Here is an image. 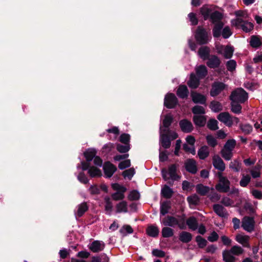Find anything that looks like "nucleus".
<instances>
[{"label": "nucleus", "instance_id": "1", "mask_svg": "<svg viewBox=\"0 0 262 262\" xmlns=\"http://www.w3.org/2000/svg\"><path fill=\"white\" fill-rule=\"evenodd\" d=\"M236 145V141L234 139L228 140L221 151L222 157L227 161L231 159L233 157V150Z\"/></svg>", "mask_w": 262, "mask_h": 262}, {"label": "nucleus", "instance_id": "2", "mask_svg": "<svg viewBox=\"0 0 262 262\" xmlns=\"http://www.w3.org/2000/svg\"><path fill=\"white\" fill-rule=\"evenodd\" d=\"M217 118L228 127L232 126L234 124H237L239 121L238 118L231 116L227 112L221 113L218 115Z\"/></svg>", "mask_w": 262, "mask_h": 262}, {"label": "nucleus", "instance_id": "3", "mask_svg": "<svg viewBox=\"0 0 262 262\" xmlns=\"http://www.w3.org/2000/svg\"><path fill=\"white\" fill-rule=\"evenodd\" d=\"M217 176L219 180V183L215 186V189L221 192H227L230 189V181L226 177L223 176L221 172H219Z\"/></svg>", "mask_w": 262, "mask_h": 262}, {"label": "nucleus", "instance_id": "4", "mask_svg": "<svg viewBox=\"0 0 262 262\" xmlns=\"http://www.w3.org/2000/svg\"><path fill=\"white\" fill-rule=\"evenodd\" d=\"M195 38L199 43L203 45L207 43L209 41L211 37L205 29L201 27H198L196 31Z\"/></svg>", "mask_w": 262, "mask_h": 262}, {"label": "nucleus", "instance_id": "5", "mask_svg": "<svg viewBox=\"0 0 262 262\" xmlns=\"http://www.w3.org/2000/svg\"><path fill=\"white\" fill-rule=\"evenodd\" d=\"M230 99L232 101L243 103L248 99V94L244 89L238 88L232 93Z\"/></svg>", "mask_w": 262, "mask_h": 262}, {"label": "nucleus", "instance_id": "6", "mask_svg": "<svg viewBox=\"0 0 262 262\" xmlns=\"http://www.w3.org/2000/svg\"><path fill=\"white\" fill-rule=\"evenodd\" d=\"M112 187L114 190L116 191V192L112 194V198L113 200H122L124 198V192L126 191L125 187L118 183L112 184Z\"/></svg>", "mask_w": 262, "mask_h": 262}, {"label": "nucleus", "instance_id": "7", "mask_svg": "<svg viewBox=\"0 0 262 262\" xmlns=\"http://www.w3.org/2000/svg\"><path fill=\"white\" fill-rule=\"evenodd\" d=\"M255 220L253 217L245 216L242 222V228L248 232H252L255 228Z\"/></svg>", "mask_w": 262, "mask_h": 262}, {"label": "nucleus", "instance_id": "8", "mask_svg": "<svg viewBox=\"0 0 262 262\" xmlns=\"http://www.w3.org/2000/svg\"><path fill=\"white\" fill-rule=\"evenodd\" d=\"M81 168L83 170H88V173L91 177L101 176L102 173L101 170L95 166H91V163H86L84 162L81 163Z\"/></svg>", "mask_w": 262, "mask_h": 262}, {"label": "nucleus", "instance_id": "9", "mask_svg": "<svg viewBox=\"0 0 262 262\" xmlns=\"http://www.w3.org/2000/svg\"><path fill=\"white\" fill-rule=\"evenodd\" d=\"M162 174L163 178L165 180L169 179L172 180H177V179L178 178V177L176 174V167L174 165L170 166L169 167L168 171L165 169H163L162 170Z\"/></svg>", "mask_w": 262, "mask_h": 262}, {"label": "nucleus", "instance_id": "10", "mask_svg": "<svg viewBox=\"0 0 262 262\" xmlns=\"http://www.w3.org/2000/svg\"><path fill=\"white\" fill-rule=\"evenodd\" d=\"M178 100L176 96L172 93L167 94L164 99V105L168 108H172L177 105Z\"/></svg>", "mask_w": 262, "mask_h": 262}, {"label": "nucleus", "instance_id": "11", "mask_svg": "<svg viewBox=\"0 0 262 262\" xmlns=\"http://www.w3.org/2000/svg\"><path fill=\"white\" fill-rule=\"evenodd\" d=\"M212 164L215 169L220 170L221 172L225 169V164L222 158L217 155L213 156Z\"/></svg>", "mask_w": 262, "mask_h": 262}, {"label": "nucleus", "instance_id": "12", "mask_svg": "<svg viewBox=\"0 0 262 262\" xmlns=\"http://www.w3.org/2000/svg\"><path fill=\"white\" fill-rule=\"evenodd\" d=\"M103 170L105 176L106 178H111L117 170L116 167L111 163L107 162L103 165Z\"/></svg>", "mask_w": 262, "mask_h": 262}, {"label": "nucleus", "instance_id": "13", "mask_svg": "<svg viewBox=\"0 0 262 262\" xmlns=\"http://www.w3.org/2000/svg\"><path fill=\"white\" fill-rule=\"evenodd\" d=\"M225 84L222 82H215L212 86L210 91L211 96L212 97L217 96L225 89Z\"/></svg>", "mask_w": 262, "mask_h": 262}, {"label": "nucleus", "instance_id": "14", "mask_svg": "<svg viewBox=\"0 0 262 262\" xmlns=\"http://www.w3.org/2000/svg\"><path fill=\"white\" fill-rule=\"evenodd\" d=\"M213 209L215 213L219 216L223 218H227L228 216V213L226 209L221 205L214 204L213 206Z\"/></svg>", "mask_w": 262, "mask_h": 262}, {"label": "nucleus", "instance_id": "15", "mask_svg": "<svg viewBox=\"0 0 262 262\" xmlns=\"http://www.w3.org/2000/svg\"><path fill=\"white\" fill-rule=\"evenodd\" d=\"M191 97L193 102L195 103H200L202 104L206 103V98L203 95L195 92H192L191 93Z\"/></svg>", "mask_w": 262, "mask_h": 262}, {"label": "nucleus", "instance_id": "16", "mask_svg": "<svg viewBox=\"0 0 262 262\" xmlns=\"http://www.w3.org/2000/svg\"><path fill=\"white\" fill-rule=\"evenodd\" d=\"M250 236L243 234H238L235 236V240L245 247L250 248L249 243Z\"/></svg>", "mask_w": 262, "mask_h": 262}, {"label": "nucleus", "instance_id": "17", "mask_svg": "<svg viewBox=\"0 0 262 262\" xmlns=\"http://www.w3.org/2000/svg\"><path fill=\"white\" fill-rule=\"evenodd\" d=\"M105 244L102 241H95L89 246V249L93 252H98L103 250Z\"/></svg>", "mask_w": 262, "mask_h": 262}, {"label": "nucleus", "instance_id": "18", "mask_svg": "<svg viewBox=\"0 0 262 262\" xmlns=\"http://www.w3.org/2000/svg\"><path fill=\"white\" fill-rule=\"evenodd\" d=\"M181 130L184 133H190L193 130L191 122L187 119H183L179 122Z\"/></svg>", "mask_w": 262, "mask_h": 262}, {"label": "nucleus", "instance_id": "19", "mask_svg": "<svg viewBox=\"0 0 262 262\" xmlns=\"http://www.w3.org/2000/svg\"><path fill=\"white\" fill-rule=\"evenodd\" d=\"M162 223L165 226L173 227L178 225L180 228H182V227L179 224L178 220L172 216H167L164 218L162 220Z\"/></svg>", "mask_w": 262, "mask_h": 262}, {"label": "nucleus", "instance_id": "20", "mask_svg": "<svg viewBox=\"0 0 262 262\" xmlns=\"http://www.w3.org/2000/svg\"><path fill=\"white\" fill-rule=\"evenodd\" d=\"M207 59V65L210 68H217L221 63L220 58L215 55H211Z\"/></svg>", "mask_w": 262, "mask_h": 262}, {"label": "nucleus", "instance_id": "21", "mask_svg": "<svg viewBox=\"0 0 262 262\" xmlns=\"http://www.w3.org/2000/svg\"><path fill=\"white\" fill-rule=\"evenodd\" d=\"M173 120L172 116L170 115L165 116L163 121V127L160 128L161 132L167 133L168 131V127L170 125Z\"/></svg>", "mask_w": 262, "mask_h": 262}, {"label": "nucleus", "instance_id": "22", "mask_svg": "<svg viewBox=\"0 0 262 262\" xmlns=\"http://www.w3.org/2000/svg\"><path fill=\"white\" fill-rule=\"evenodd\" d=\"M186 169L192 173H195L197 171V167L195 161L193 159H188L185 163Z\"/></svg>", "mask_w": 262, "mask_h": 262}, {"label": "nucleus", "instance_id": "23", "mask_svg": "<svg viewBox=\"0 0 262 262\" xmlns=\"http://www.w3.org/2000/svg\"><path fill=\"white\" fill-rule=\"evenodd\" d=\"M88 206L85 202L78 205L76 207V210L75 211L76 217H81L88 210Z\"/></svg>", "mask_w": 262, "mask_h": 262}, {"label": "nucleus", "instance_id": "24", "mask_svg": "<svg viewBox=\"0 0 262 262\" xmlns=\"http://www.w3.org/2000/svg\"><path fill=\"white\" fill-rule=\"evenodd\" d=\"M160 141L164 148H168L170 146V140L167 134L161 132Z\"/></svg>", "mask_w": 262, "mask_h": 262}, {"label": "nucleus", "instance_id": "25", "mask_svg": "<svg viewBox=\"0 0 262 262\" xmlns=\"http://www.w3.org/2000/svg\"><path fill=\"white\" fill-rule=\"evenodd\" d=\"M200 83L199 79L195 76L194 73H191L190 76V79L187 84L189 88L191 89H196Z\"/></svg>", "mask_w": 262, "mask_h": 262}, {"label": "nucleus", "instance_id": "26", "mask_svg": "<svg viewBox=\"0 0 262 262\" xmlns=\"http://www.w3.org/2000/svg\"><path fill=\"white\" fill-rule=\"evenodd\" d=\"M116 209L117 213H126L128 211L127 202L122 201L116 205Z\"/></svg>", "mask_w": 262, "mask_h": 262}, {"label": "nucleus", "instance_id": "27", "mask_svg": "<svg viewBox=\"0 0 262 262\" xmlns=\"http://www.w3.org/2000/svg\"><path fill=\"white\" fill-rule=\"evenodd\" d=\"M96 154V151L94 149H88L84 153V155L86 160V163H90V162L94 159Z\"/></svg>", "mask_w": 262, "mask_h": 262}, {"label": "nucleus", "instance_id": "28", "mask_svg": "<svg viewBox=\"0 0 262 262\" xmlns=\"http://www.w3.org/2000/svg\"><path fill=\"white\" fill-rule=\"evenodd\" d=\"M177 94L181 98H186L188 95V91L187 86L184 85H180L177 90Z\"/></svg>", "mask_w": 262, "mask_h": 262}, {"label": "nucleus", "instance_id": "29", "mask_svg": "<svg viewBox=\"0 0 262 262\" xmlns=\"http://www.w3.org/2000/svg\"><path fill=\"white\" fill-rule=\"evenodd\" d=\"M209 53L210 49L206 46L201 47L198 51L200 57L203 60L207 59L209 57Z\"/></svg>", "mask_w": 262, "mask_h": 262}, {"label": "nucleus", "instance_id": "30", "mask_svg": "<svg viewBox=\"0 0 262 262\" xmlns=\"http://www.w3.org/2000/svg\"><path fill=\"white\" fill-rule=\"evenodd\" d=\"M250 45L253 48H258L261 46L262 40L261 38L259 37H257L256 36H252L251 37Z\"/></svg>", "mask_w": 262, "mask_h": 262}, {"label": "nucleus", "instance_id": "31", "mask_svg": "<svg viewBox=\"0 0 262 262\" xmlns=\"http://www.w3.org/2000/svg\"><path fill=\"white\" fill-rule=\"evenodd\" d=\"M195 72L199 78L204 77L207 74V68L205 66L201 65L195 68Z\"/></svg>", "mask_w": 262, "mask_h": 262}, {"label": "nucleus", "instance_id": "32", "mask_svg": "<svg viewBox=\"0 0 262 262\" xmlns=\"http://www.w3.org/2000/svg\"><path fill=\"white\" fill-rule=\"evenodd\" d=\"M223 260L225 262H234L235 257L230 250H225L223 252Z\"/></svg>", "mask_w": 262, "mask_h": 262}, {"label": "nucleus", "instance_id": "33", "mask_svg": "<svg viewBox=\"0 0 262 262\" xmlns=\"http://www.w3.org/2000/svg\"><path fill=\"white\" fill-rule=\"evenodd\" d=\"M234 49L230 46H226L224 50L223 53L221 54L226 59L231 58L233 55Z\"/></svg>", "mask_w": 262, "mask_h": 262}, {"label": "nucleus", "instance_id": "34", "mask_svg": "<svg viewBox=\"0 0 262 262\" xmlns=\"http://www.w3.org/2000/svg\"><path fill=\"white\" fill-rule=\"evenodd\" d=\"M209 154L208 148L207 146L202 147L198 151V156L201 159H205Z\"/></svg>", "mask_w": 262, "mask_h": 262}, {"label": "nucleus", "instance_id": "35", "mask_svg": "<svg viewBox=\"0 0 262 262\" xmlns=\"http://www.w3.org/2000/svg\"><path fill=\"white\" fill-rule=\"evenodd\" d=\"M147 234L151 237H156L158 236L159 230V229L154 226H149L146 230Z\"/></svg>", "mask_w": 262, "mask_h": 262}, {"label": "nucleus", "instance_id": "36", "mask_svg": "<svg viewBox=\"0 0 262 262\" xmlns=\"http://www.w3.org/2000/svg\"><path fill=\"white\" fill-rule=\"evenodd\" d=\"M191 234L187 232L183 231L180 234L179 239L183 243H188L191 240Z\"/></svg>", "mask_w": 262, "mask_h": 262}, {"label": "nucleus", "instance_id": "37", "mask_svg": "<svg viewBox=\"0 0 262 262\" xmlns=\"http://www.w3.org/2000/svg\"><path fill=\"white\" fill-rule=\"evenodd\" d=\"M193 121L195 125L199 126H203L205 124L206 119L203 116L195 115L193 117Z\"/></svg>", "mask_w": 262, "mask_h": 262}, {"label": "nucleus", "instance_id": "38", "mask_svg": "<svg viewBox=\"0 0 262 262\" xmlns=\"http://www.w3.org/2000/svg\"><path fill=\"white\" fill-rule=\"evenodd\" d=\"M196 190L197 192L201 195H205L209 191V188L202 184H198L196 186Z\"/></svg>", "mask_w": 262, "mask_h": 262}, {"label": "nucleus", "instance_id": "39", "mask_svg": "<svg viewBox=\"0 0 262 262\" xmlns=\"http://www.w3.org/2000/svg\"><path fill=\"white\" fill-rule=\"evenodd\" d=\"M242 163L237 160H234L231 162L229 164V168L233 171L237 172L241 169Z\"/></svg>", "mask_w": 262, "mask_h": 262}, {"label": "nucleus", "instance_id": "40", "mask_svg": "<svg viewBox=\"0 0 262 262\" xmlns=\"http://www.w3.org/2000/svg\"><path fill=\"white\" fill-rule=\"evenodd\" d=\"M187 224L189 228L193 230H195L198 228V223L196 219L194 217L189 218L187 220Z\"/></svg>", "mask_w": 262, "mask_h": 262}, {"label": "nucleus", "instance_id": "41", "mask_svg": "<svg viewBox=\"0 0 262 262\" xmlns=\"http://www.w3.org/2000/svg\"><path fill=\"white\" fill-rule=\"evenodd\" d=\"M223 27V24L221 23H218L215 24L213 29V35L214 37H217L221 35V30Z\"/></svg>", "mask_w": 262, "mask_h": 262}, {"label": "nucleus", "instance_id": "42", "mask_svg": "<svg viewBox=\"0 0 262 262\" xmlns=\"http://www.w3.org/2000/svg\"><path fill=\"white\" fill-rule=\"evenodd\" d=\"M161 193L164 197L166 198H170L172 195L173 191L169 187L165 185L162 189Z\"/></svg>", "mask_w": 262, "mask_h": 262}, {"label": "nucleus", "instance_id": "43", "mask_svg": "<svg viewBox=\"0 0 262 262\" xmlns=\"http://www.w3.org/2000/svg\"><path fill=\"white\" fill-rule=\"evenodd\" d=\"M237 101H232L231 102V111L235 114H240L241 113L242 106L238 104Z\"/></svg>", "mask_w": 262, "mask_h": 262}, {"label": "nucleus", "instance_id": "44", "mask_svg": "<svg viewBox=\"0 0 262 262\" xmlns=\"http://www.w3.org/2000/svg\"><path fill=\"white\" fill-rule=\"evenodd\" d=\"M105 210L106 213L110 215L113 210V204L109 198H105Z\"/></svg>", "mask_w": 262, "mask_h": 262}, {"label": "nucleus", "instance_id": "45", "mask_svg": "<svg viewBox=\"0 0 262 262\" xmlns=\"http://www.w3.org/2000/svg\"><path fill=\"white\" fill-rule=\"evenodd\" d=\"M210 107L211 110L214 112H218L222 110V104L216 101L212 102L210 104Z\"/></svg>", "mask_w": 262, "mask_h": 262}, {"label": "nucleus", "instance_id": "46", "mask_svg": "<svg viewBox=\"0 0 262 262\" xmlns=\"http://www.w3.org/2000/svg\"><path fill=\"white\" fill-rule=\"evenodd\" d=\"M170 208V204L168 202H165L161 204L160 207V213L163 215L168 213Z\"/></svg>", "mask_w": 262, "mask_h": 262}, {"label": "nucleus", "instance_id": "47", "mask_svg": "<svg viewBox=\"0 0 262 262\" xmlns=\"http://www.w3.org/2000/svg\"><path fill=\"white\" fill-rule=\"evenodd\" d=\"M251 181V177L249 175L243 174L241 180L239 181V184L242 187H245Z\"/></svg>", "mask_w": 262, "mask_h": 262}, {"label": "nucleus", "instance_id": "48", "mask_svg": "<svg viewBox=\"0 0 262 262\" xmlns=\"http://www.w3.org/2000/svg\"><path fill=\"white\" fill-rule=\"evenodd\" d=\"M162 234L164 237H171L173 234V230L169 227H164L162 229Z\"/></svg>", "mask_w": 262, "mask_h": 262}, {"label": "nucleus", "instance_id": "49", "mask_svg": "<svg viewBox=\"0 0 262 262\" xmlns=\"http://www.w3.org/2000/svg\"><path fill=\"white\" fill-rule=\"evenodd\" d=\"M240 128L245 134H249L253 129L252 126L249 124H241Z\"/></svg>", "mask_w": 262, "mask_h": 262}, {"label": "nucleus", "instance_id": "50", "mask_svg": "<svg viewBox=\"0 0 262 262\" xmlns=\"http://www.w3.org/2000/svg\"><path fill=\"white\" fill-rule=\"evenodd\" d=\"M187 199L189 204L192 205H196L198 204L200 201L199 196L196 194L189 196Z\"/></svg>", "mask_w": 262, "mask_h": 262}, {"label": "nucleus", "instance_id": "51", "mask_svg": "<svg viewBox=\"0 0 262 262\" xmlns=\"http://www.w3.org/2000/svg\"><path fill=\"white\" fill-rule=\"evenodd\" d=\"M242 29L246 32H248L251 31L253 28V25L250 22L243 21L241 25Z\"/></svg>", "mask_w": 262, "mask_h": 262}, {"label": "nucleus", "instance_id": "52", "mask_svg": "<svg viewBox=\"0 0 262 262\" xmlns=\"http://www.w3.org/2000/svg\"><path fill=\"white\" fill-rule=\"evenodd\" d=\"M217 121L215 119H210L207 123L208 127L212 130H215L218 129Z\"/></svg>", "mask_w": 262, "mask_h": 262}, {"label": "nucleus", "instance_id": "53", "mask_svg": "<svg viewBox=\"0 0 262 262\" xmlns=\"http://www.w3.org/2000/svg\"><path fill=\"white\" fill-rule=\"evenodd\" d=\"M210 9L207 6H204L201 9V13L203 16L204 19L206 20L208 18L210 13Z\"/></svg>", "mask_w": 262, "mask_h": 262}, {"label": "nucleus", "instance_id": "54", "mask_svg": "<svg viewBox=\"0 0 262 262\" xmlns=\"http://www.w3.org/2000/svg\"><path fill=\"white\" fill-rule=\"evenodd\" d=\"M222 17V14L218 11H215L213 12L210 15L211 19L213 23L219 21L221 19Z\"/></svg>", "mask_w": 262, "mask_h": 262}, {"label": "nucleus", "instance_id": "55", "mask_svg": "<svg viewBox=\"0 0 262 262\" xmlns=\"http://www.w3.org/2000/svg\"><path fill=\"white\" fill-rule=\"evenodd\" d=\"M125 145H122L120 144H117V150L121 153H125L127 152L129 149L130 146L128 144H126Z\"/></svg>", "mask_w": 262, "mask_h": 262}, {"label": "nucleus", "instance_id": "56", "mask_svg": "<svg viewBox=\"0 0 262 262\" xmlns=\"http://www.w3.org/2000/svg\"><path fill=\"white\" fill-rule=\"evenodd\" d=\"M192 111L195 115L204 114L205 113L204 108L202 106L195 105L192 109Z\"/></svg>", "mask_w": 262, "mask_h": 262}, {"label": "nucleus", "instance_id": "57", "mask_svg": "<svg viewBox=\"0 0 262 262\" xmlns=\"http://www.w3.org/2000/svg\"><path fill=\"white\" fill-rule=\"evenodd\" d=\"M227 68L228 71L232 72L235 70L236 62L234 60H230L226 63Z\"/></svg>", "mask_w": 262, "mask_h": 262}, {"label": "nucleus", "instance_id": "58", "mask_svg": "<svg viewBox=\"0 0 262 262\" xmlns=\"http://www.w3.org/2000/svg\"><path fill=\"white\" fill-rule=\"evenodd\" d=\"M120 231L122 234L126 235V234L132 233L133 229L129 225H124L121 228Z\"/></svg>", "mask_w": 262, "mask_h": 262}, {"label": "nucleus", "instance_id": "59", "mask_svg": "<svg viewBox=\"0 0 262 262\" xmlns=\"http://www.w3.org/2000/svg\"><path fill=\"white\" fill-rule=\"evenodd\" d=\"M250 173L253 178H258L260 176V167L259 166H255L250 170Z\"/></svg>", "mask_w": 262, "mask_h": 262}, {"label": "nucleus", "instance_id": "60", "mask_svg": "<svg viewBox=\"0 0 262 262\" xmlns=\"http://www.w3.org/2000/svg\"><path fill=\"white\" fill-rule=\"evenodd\" d=\"M233 255H238L243 252V249L239 246H234L230 250Z\"/></svg>", "mask_w": 262, "mask_h": 262}, {"label": "nucleus", "instance_id": "61", "mask_svg": "<svg viewBox=\"0 0 262 262\" xmlns=\"http://www.w3.org/2000/svg\"><path fill=\"white\" fill-rule=\"evenodd\" d=\"M207 143L209 145L214 147L217 145V141L216 139L211 135H208L206 137Z\"/></svg>", "mask_w": 262, "mask_h": 262}, {"label": "nucleus", "instance_id": "62", "mask_svg": "<svg viewBox=\"0 0 262 262\" xmlns=\"http://www.w3.org/2000/svg\"><path fill=\"white\" fill-rule=\"evenodd\" d=\"M135 173V171L134 168H130L123 171L122 174L124 178H128V179H130Z\"/></svg>", "mask_w": 262, "mask_h": 262}, {"label": "nucleus", "instance_id": "63", "mask_svg": "<svg viewBox=\"0 0 262 262\" xmlns=\"http://www.w3.org/2000/svg\"><path fill=\"white\" fill-rule=\"evenodd\" d=\"M140 193L136 190L132 191L128 196V198L130 200H137L140 198Z\"/></svg>", "mask_w": 262, "mask_h": 262}, {"label": "nucleus", "instance_id": "64", "mask_svg": "<svg viewBox=\"0 0 262 262\" xmlns=\"http://www.w3.org/2000/svg\"><path fill=\"white\" fill-rule=\"evenodd\" d=\"M196 241L199 247L201 248H204L207 244V241L200 236H196Z\"/></svg>", "mask_w": 262, "mask_h": 262}]
</instances>
